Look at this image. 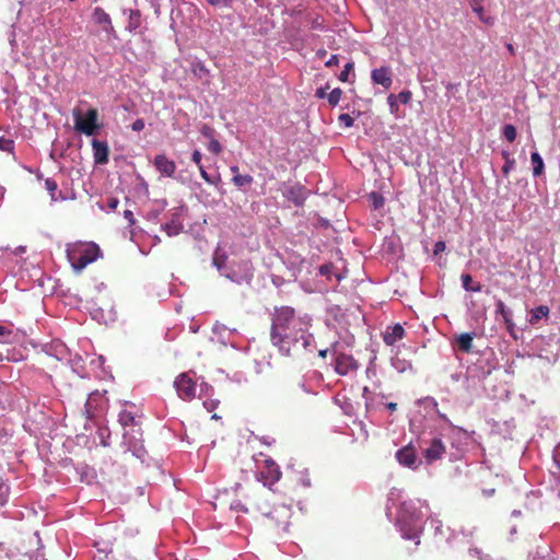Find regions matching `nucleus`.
Returning a JSON list of instances; mask_svg holds the SVG:
<instances>
[{"instance_id": "1", "label": "nucleus", "mask_w": 560, "mask_h": 560, "mask_svg": "<svg viewBox=\"0 0 560 560\" xmlns=\"http://www.w3.org/2000/svg\"><path fill=\"white\" fill-rule=\"evenodd\" d=\"M311 318L288 305L275 306L271 312L270 341L281 354L296 355L310 346Z\"/></svg>"}, {"instance_id": "2", "label": "nucleus", "mask_w": 560, "mask_h": 560, "mask_svg": "<svg viewBox=\"0 0 560 560\" xmlns=\"http://www.w3.org/2000/svg\"><path fill=\"white\" fill-rule=\"evenodd\" d=\"M244 512L255 511L272 521L281 530L287 532L292 517L291 504L280 502L271 489L256 488L245 497Z\"/></svg>"}, {"instance_id": "3", "label": "nucleus", "mask_w": 560, "mask_h": 560, "mask_svg": "<svg viewBox=\"0 0 560 560\" xmlns=\"http://www.w3.org/2000/svg\"><path fill=\"white\" fill-rule=\"evenodd\" d=\"M142 418L141 410L132 402H125L118 413V422L122 428V444L141 462L148 455L142 438Z\"/></svg>"}, {"instance_id": "4", "label": "nucleus", "mask_w": 560, "mask_h": 560, "mask_svg": "<svg viewBox=\"0 0 560 560\" xmlns=\"http://www.w3.org/2000/svg\"><path fill=\"white\" fill-rule=\"evenodd\" d=\"M253 459L258 479L262 481V486L260 488L271 489V487L281 478L279 465L262 452L254 454Z\"/></svg>"}, {"instance_id": "5", "label": "nucleus", "mask_w": 560, "mask_h": 560, "mask_svg": "<svg viewBox=\"0 0 560 560\" xmlns=\"http://www.w3.org/2000/svg\"><path fill=\"white\" fill-rule=\"evenodd\" d=\"M101 254L95 243H86L68 249V258L75 271H82L89 264L95 261Z\"/></svg>"}, {"instance_id": "6", "label": "nucleus", "mask_w": 560, "mask_h": 560, "mask_svg": "<svg viewBox=\"0 0 560 560\" xmlns=\"http://www.w3.org/2000/svg\"><path fill=\"white\" fill-rule=\"evenodd\" d=\"M72 115L74 127L78 131L85 136H94L98 132L101 125L98 124V112L96 108H90L84 116L80 109L74 108Z\"/></svg>"}, {"instance_id": "7", "label": "nucleus", "mask_w": 560, "mask_h": 560, "mask_svg": "<svg viewBox=\"0 0 560 560\" xmlns=\"http://www.w3.org/2000/svg\"><path fill=\"white\" fill-rule=\"evenodd\" d=\"M174 386L180 399L190 401L196 397L197 384L188 373L179 374L174 381Z\"/></svg>"}, {"instance_id": "8", "label": "nucleus", "mask_w": 560, "mask_h": 560, "mask_svg": "<svg viewBox=\"0 0 560 560\" xmlns=\"http://www.w3.org/2000/svg\"><path fill=\"white\" fill-rule=\"evenodd\" d=\"M359 364L357 360L350 354L337 353L335 358V371L339 375H347L350 372L357 371Z\"/></svg>"}, {"instance_id": "9", "label": "nucleus", "mask_w": 560, "mask_h": 560, "mask_svg": "<svg viewBox=\"0 0 560 560\" xmlns=\"http://www.w3.org/2000/svg\"><path fill=\"white\" fill-rule=\"evenodd\" d=\"M371 79L374 84L389 89L393 84V72L389 67H381L372 70Z\"/></svg>"}, {"instance_id": "10", "label": "nucleus", "mask_w": 560, "mask_h": 560, "mask_svg": "<svg viewBox=\"0 0 560 560\" xmlns=\"http://www.w3.org/2000/svg\"><path fill=\"white\" fill-rule=\"evenodd\" d=\"M154 167L164 176L173 177L176 172V164L165 154H158L153 161Z\"/></svg>"}, {"instance_id": "11", "label": "nucleus", "mask_w": 560, "mask_h": 560, "mask_svg": "<svg viewBox=\"0 0 560 560\" xmlns=\"http://www.w3.org/2000/svg\"><path fill=\"white\" fill-rule=\"evenodd\" d=\"M396 458L400 465L416 468L418 463V456L416 450L411 445H407L396 453Z\"/></svg>"}, {"instance_id": "12", "label": "nucleus", "mask_w": 560, "mask_h": 560, "mask_svg": "<svg viewBox=\"0 0 560 560\" xmlns=\"http://www.w3.org/2000/svg\"><path fill=\"white\" fill-rule=\"evenodd\" d=\"M92 19L105 33L112 34L115 32L110 16L102 8L96 7L94 9Z\"/></svg>"}, {"instance_id": "13", "label": "nucleus", "mask_w": 560, "mask_h": 560, "mask_svg": "<svg viewBox=\"0 0 560 560\" xmlns=\"http://www.w3.org/2000/svg\"><path fill=\"white\" fill-rule=\"evenodd\" d=\"M94 162L96 164H106L108 162L109 148L105 141L92 140Z\"/></svg>"}, {"instance_id": "14", "label": "nucleus", "mask_w": 560, "mask_h": 560, "mask_svg": "<svg viewBox=\"0 0 560 560\" xmlns=\"http://www.w3.org/2000/svg\"><path fill=\"white\" fill-rule=\"evenodd\" d=\"M404 335V327L399 324H396L386 328L385 332L383 334V340L387 346H393L398 340L402 339Z\"/></svg>"}, {"instance_id": "15", "label": "nucleus", "mask_w": 560, "mask_h": 560, "mask_svg": "<svg viewBox=\"0 0 560 560\" xmlns=\"http://www.w3.org/2000/svg\"><path fill=\"white\" fill-rule=\"evenodd\" d=\"M467 3L482 23L487 25L494 24V18L487 15L485 12L483 0H467Z\"/></svg>"}, {"instance_id": "16", "label": "nucleus", "mask_w": 560, "mask_h": 560, "mask_svg": "<svg viewBox=\"0 0 560 560\" xmlns=\"http://www.w3.org/2000/svg\"><path fill=\"white\" fill-rule=\"evenodd\" d=\"M201 159H202V154L199 150H195L191 154V160L192 162L198 166V170H199V173H200V176L202 177V179L205 182H207L208 184H211V185H217L218 182L220 180V176H218L217 178H213L211 177L207 171L205 170L203 165L201 164Z\"/></svg>"}, {"instance_id": "17", "label": "nucleus", "mask_w": 560, "mask_h": 560, "mask_svg": "<svg viewBox=\"0 0 560 560\" xmlns=\"http://www.w3.org/2000/svg\"><path fill=\"white\" fill-rule=\"evenodd\" d=\"M495 313L500 314L504 320V324L506 326V329L510 334H513L514 330V323L512 320V313L511 311L505 306L504 302L501 300H498L495 303Z\"/></svg>"}, {"instance_id": "18", "label": "nucleus", "mask_w": 560, "mask_h": 560, "mask_svg": "<svg viewBox=\"0 0 560 560\" xmlns=\"http://www.w3.org/2000/svg\"><path fill=\"white\" fill-rule=\"evenodd\" d=\"M445 447L442 442L438 439H433L430 446L425 450V458L431 462L441 457L444 453Z\"/></svg>"}, {"instance_id": "19", "label": "nucleus", "mask_w": 560, "mask_h": 560, "mask_svg": "<svg viewBox=\"0 0 560 560\" xmlns=\"http://www.w3.org/2000/svg\"><path fill=\"white\" fill-rule=\"evenodd\" d=\"M476 336L475 332H465L457 336V350H460L466 353H470L472 351V340Z\"/></svg>"}, {"instance_id": "20", "label": "nucleus", "mask_w": 560, "mask_h": 560, "mask_svg": "<svg viewBox=\"0 0 560 560\" xmlns=\"http://www.w3.org/2000/svg\"><path fill=\"white\" fill-rule=\"evenodd\" d=\"M550 308L547 305H540L536 308L530 310L528 322L530 325H537L540 319L549 316Z\"/></svg>"}, {"instance_id": "21", "label": "nucleus", "mask_w": 560, "mask_h": 560, "mask_svg": "<svg viewBox=\"0 0 560 560\" xmlns=\"http://www.w3.org/2000/svg\"><path fill=\"white\" fill-rule=\"evenodd\" d=\"M307 393V389L305 387V384L303 381H298V383L294 385H289L285 387L284 389V395L287 396L288 399H291L293 400L294 398H296L299 395H303Z\"/></svg>"}, {"instance_id": "22", "label": "nucleus", "mask_w": 560, "mask_h": 560, "mask_svg": "<svg viewBox=\"0 0 560 560\" xmlns=\"http://www.w3.org/2000/svg\"><path fill=\"white\" fill-rule=\"evenodd\" d=\"M291 469H293L291 467ZM292 481L296 485V486H301L303 488H307L311 486V479L308 477V474L306 471V469H303V470H292Z\"/></svg>"}, {"instance_id": "23", "label": "nucleus", "mask_w": 560, "mask_h": 560, "mask_svg": "<svg viewBox=\"0 0 560 560\" xmlns=\"http://www.w3.org/2000/svg\"><path fill=\"white\" fill-rule=\"evenodd\" d=\"M141 25V13L139 10H130L126 28L129 32L137 31Z\"/></svg>"}, {"instance_id": "24", "label": "nucleus", "mask_w": 560, "mask_h": 560, "mask_svg": "<svg viewBox=\"0 0 560 560\" xmlns=\"http://www.w3.org/2000/svg\"><path fill=\"white\" fill-rule=\"evenodd\" d=\"M530 161L533 164V175L535 177L540 176L544 173L545 164L542 158L538 152H533L530 154Z\"/></svg>"}, {"instance_id": "25", "label": "nucleus", "mask_w": 560, "mask_h": 560, "mask_svg": "<svg viewBox=\"0 0 560 560\" xmlns=\"http://www.w3.org/2000/svg\"><path fill=\"white\" fill-rule=\"evenodd\" d=\"M18 339V334L10 327L0 325V341L4 343H13Z\"/></svg>"}, {"instance_id": "26", "label": "nucleus", "mask_w": 560, "mask_h": 560, "mask_svg": "<svg viewBox=\"0 0 560 560\" xmlns=\"http://www.w3.org/2000/svg\"><path fill=\"white\" fill-rule=\"evenodd\" d=\"M289 199L292 200L294 205L302 206L305 200L304 189L300 186L292 187L289 190Z\"/></svg>"}, {"instance_id": "27", "label": "nucleus", "mask_w": 560, "mask_h": 560, "mask_svg": "<svg viewBox=\"0 0 560 560\" xmlns=\"http://www.w3.org/2000/svg\"><path fill=\"white\" fill-rule=\"evenodd\" d=\"M45 187L48 190L52 201H57L59 199H62V200L65 199V197L62 196L61 192H59L58 196L56 195V192L58 190V185L54 179L47 178L45 180Z\"/></svg>"}, {"instance_id": "28", "label": "nucleus", "mask_w": 560, "mask_h": 560, "mask_svg": "<svg viewBox=\"0 0 560 560\" xmlns=\"http://www.w3.org/2000/svg\"><path fill=\"white\" fill-rule=\"evenodd\" d=\"M232 182L236 187L242 188V187L252 185V183L254 182V178H253V176H250L248 174H245V175L236 174L233 176Z\"/></svg>"}, {"instance_id": "29", "label": "nucleus", "mask_w": 560, "mask_h": 560, "mask_svg": "<svg viewBox=\"0 0 560 560\" xmlns=\"http://www.w3.org/2000/svg\"><path fill=\"white\" fill-rule=\"evenodd\" d=\"M463 287L467 291L479 292L481 290V284L479 282L474 283L472 278L469 275L462 276Z\"/></svg>"}, {"instance_id": "30", "label": "nucleus", "mask_w": 560, "mask_h": 560, "mask_svg": "<svg viewBox=\"0 0 560 560\" xmlns=\"http://www.w3.org/2000/svg\"><path fill=\"white\" fill-rule=\"evenodd\" d=\"M0 150L13 154L14 141L11 138H7L4 136L0 137Z\"/></svg>"}, {"instance_id": "31", "label": "nucleus", "mask_w": 560, "mask_h": 560, "mask_svg": "<svg viewBox=\"0 0 560 560\" xmlns=\"http://www.w3.org/2000/svg\"><path fill=\"white\" fill-rule=\"evenodd\" d=\"M502 133H503V137H504L509 142H513V141H515L516 136H517L516 128H515L513 125H511V124L505 125V126L503 127Z\"/></svg>"}, {"instance_id": "32", "label": "nucleus", "mask_w": 560, "mask_h": 560, "mask_svg": "<svg viewBox=\"0 0 560 560\" xmlns=\"http://www.w3.org/2000/svg\"><path fill=\"white\" fill-rule=\"evenodd\" d=\"M342 91L339 88L334 89L328 95V103L331 106H336L341 98Z\"/></svg>"}, {"instance_id": "33", "label": "nucleus", "mask_w": 560, "mask_h": 560, "mask_svg": "<svg viewBox=\"0 0 560 560\" xmlns=\"http://www.w3.org/2000/svg\"><path fill=\"white\" fill-rule=\"evenodd\" d=\"M370 200L373 203L374 209H380L384 206L385 199L384 197L378 192H371L370 194Z\"/></svg>"}, {"instance_id": "34", "label": "nucleus", "mask_w": 560, "mask_h": 560, "mask_svg": "<svg viewBox=\"0 0 560 560\" xmlns=\"http://www.w3.org/2000/svg\"><path fill=\"white\" fill-rule=\"evenodd\" d=\"M208 150L212 152L213 154H220L222 152V145L215 138L210 139L208 144Z\"/></svg>"}, {"instance_id": "35", "label": "nucleus", "mask_w": 560, "mask_h": 560, "mask_svg": "<svg viewBox=\"0 0 560 560\" xmlns=\"http://www.w3.org/2000/svg\"><path fill=\"white\" fill-rule=\"evenodd\" d=\"M202 404H203V407L207 409V411L212 412L220 405V400L213 399V398H207L203 400Z\"/></svg>"}, {"instance_id": "36", "label": "nucleus", "mask_w": 560, "mask_h": 560, "mask_svg": "<svg viewBox=\"0 0 560 560\" xmlns=\"http://www.w3.org/2000/svg\"><path fill=\"white\" fill-rule=\"evenodd\" d=\"M9 498V486L0 483V506L4 505Z\"/></svg>"}, {"instance_id": "37", "label": "nucleus", "mask_w": 560, "mask_h": 560, "mask_svg": "<svg viewBox=\"0 0 560 560\" xmlns=\"http://www.w3.org/2000/svg\"><path fill=\"white\" fill-rule=\"evenodd\" d=\"M340 125H343L346 128H350L354 124V119L349 114H341L338 117Z\"/></svg>"}, {"instance_id": "38", "label": "nucleus", "mask_w": 560, "mask_h": 560, "mask_svg": "<svg viewBox=\"0 0 560 560\" xmlns=\"http://www.w3.org/2000/svg\"><path fill=\"white\" fill-rule=\"evenodd\" d=\"M387 102H388V105H389V109H390V113L392 114H397L399 107H398V101H397V97L395 94H390L388 97H387Z\"/></svg>"}, {"instance_id": "39", "label": "nucleus", "mask_w": 560, "mask_h": 560, "mask_svg": "<svg viewBox=\"0 0 560 560\" xmlns=\"http://www.w3.org/2000/svg\"><path fill=\"white\" fill-rule=\"evenodd\" d=\"M200 133L208 139H213L215 130L211 126L205 124L200 128Z\"/></svg>"}, {"instance_id": "40", "label": "nucleus", "mask_w": 560, "mask_h": 560, "mask_svg": "<svg viewBox=\"0 0 560 560\" xmlns=\"http://www.w3.org/2000/svg\"><path fill=\"white\" fill-rule=\"evenodd\" d=\"M353 63L352 62H348L346 66H345V69L341 71V73L339 74V80L342 81V82H347L348 81V77H349V73L353 70Z\"/></svg>"}, {"instance_id": "41", "label": "nucleus", "mask_w": 560, "mask_h": 560, "mask_svg": "<svg viewBox=\"0 0 560 560\" xmlns=\"http://www.w3.org/2000/svg\"><path fill=\"white\" fill-rule=\"evenodd\" d=\"M207 2L219 8H231L233 0H207Z\"/></svg>"}, {"instance_id": "42", "label": "nucleus", "mask_w": 560, "mask_h": 560, "mask_svg": "<svg viewBox=\"0 0 560 560\" xmlns=\"http://www.w3.org/2000/svg\"><path fill=\"white\" fill-rule=\"evenodd\" d=\"M411 95H412L411 92L406 90V91H401L398 95H396V97H397V101H399L400 103L407 104L411 100Z\"/></svg>"}, {"instance_id": "43", "label": "nucleus", "mask_w": 560, "mask_h": 560, "mask_svg": "<svg viewBox=\"0 0 560 560\" xmlns=\"http://www.w3.org/2000/svg\"><path fill=\"white\" fill-rule=\"evenodd\" d=\"M516 165V161L513 159L511 161L504 162V165L502 166V173L504 175H508Z\"/></svg>"}, {"instance_id": "44", "label": "nucleus", "mask_w": 560, "mask_h": 560, "mask_svg": "<svg viewBox=\"0 0 560 560\" xmlns=\"http://www.w3.org/2000/svg\"><path fill=\"white\" fill-rule=\"evenodd\" d=\"M144 126H145L144 120L142 118H138V119H136L132 122L131 129L133 131H138L139 132V131H142L144 129Z\"/></svg>"}, {"instance_id": "45", "label": "nucleus", "mask_w": 560, "mask_h": 560, "mask_svg": "<svg viewBox=\"0 0 560 560\" xmlns=\"http://www.w3.org/2000/svg\"><path fill=\"white\" fill-rule=\"evenodd\" d=\"M445 248H446V245L444 242H442V241L436 242L434 245V255H438V254L444 252Z\"/></svg>"}, {"instance_id": "46", "label": "nucleus", "mask_w": 560, "mask_h": 560, "mask_svg": "<svg viewBox=\"0 0 560 560\" xmlns=\"http://www.w3.org/2000/svg\"><path fill=\"white\" fill-rule=\"evenodd\" d=\"M339 59L337 55H331L330 58L326 61V67L338 66Z\"/></svg>"}, {"instance_id": "47", "label": "nucleus", "mask_w": 560, "mask_h": 560, "mask_svg": "<svg viewBox=\"0 0 560 560\" xmlns=\"http://www.w3.org/2000/svg\"><path fill=\"white\" fill-rule=\"evenodd\" d=\"M90 406H91V398H89L85 402V412H86V416L88 418H92L93 417V413L90 409Z\"/></svg>"}, {"instance_id": "48", "label": "nucleus", "mask_w": 560, "mask_h": 560, "mask_svg": "<svg viewBox=\"0 0 560 560\" xmlns=\"http://www.w3.org/2000/svg\"><path fill=\"white\" fill-rule=\"evenodd\" d=\"M125 218L130 222V223H133L135 220H133V213L132 211L130 210H126L125 213H124Z\"/></svg>"}, {"instance_id": "49", "label": "nucleus", "mask_w": 560, "mask_h": 560, "mask_svg": "<svg viewBox=\"0 0 560 560\" xmlns=\"http://www.w3.org/2000/svg\"><path fill=\"white\" fill-rule=\"evenodd\" d=\"M118 206V200L115 199V198H112L108 200V207L112 208V209H116V207Z\"/></svg>"}, {"instance_id": "50", "label": "nucleus", "mask_w": 560, "mask_h": 560, "mask_svg": "<svg viewBox=\"0 0 560 560\" xmlns=\"http://www.w3.org/2000/svg\"><path fill=\"white\" fill-rule=\"evenodd\" d=\"M502 158L504 159V162L513 160V158H511V155L508 151L502 152Z\"/></svg>"}, {"instance_id": "51", "label": "nucleus", "mask_w": 560, "mask_h": 560, "mask_svg": "<svg viewBox=\"0 0 560 560\" xmlns=\"http://www.w3.org/2000/svg\"><path fill=\"white\" fill-rule=\"evenodd\" d=\"M386 407L390 410V411H395L397 409V404L396 402H388L386 405Z\"/></svg>"}, {"instance_id": "52", "label": "nucleus", "mask_w": 560, "mask_h": 560, "mask_svg": "<svg viewBox=\"0 0 560 560\" xmlns=\"http://www.w3.org/2000/svg\"><path fill=\"white\" fill-rule=\"evenodd\" d=\"M230 171H231L234 175L240 174V173H238V166H236V165L231 166V167H230Z\"/></svg>"}, {"instance_id": "53", "label": "nucleus", "mask_w": 560, "mask_h": 560, "mask_svg": "<svg viewBox=\"0 0 560 560\" xmlns=\"http://www.w3.org/2000/svg\"><path fill=\"white\" fill-rule=\"evenodd\" d=\"M506 48H508V50L510 51V54H511V55H514V54H515V50H514V47H513V45H512V44H508V45H506Z\"/></svg>"}, {"instance_id": "54", "label": "nucleus", "mask_w": 560, "mask_h": 560, "mask_svg": "<svg viewBox=\"0 0 560 560\" xmlns=\"http://www.w3.org/2000/svg\"><path fill=\"white\" fill-rule=\"evenodd\" d=\"M327 353H328V349L320 350V351L318 352L319 357H322V358H326V357H327Z\"/></svg>"}, {"instance_id": "55", "label": "nucleus", "mask_w": 560, "mask_h": 560, "mask_svg": "<svg viewBox=\"0 0 560 560\" xmlns=\"http://www.w3.org/2000/svg\"><path fill=\"white\" fill-rule=\"evenodd\" d=\"M316 95H317L318 97H324L325 92H324L322 89H320V90H317Z\"/></svg>"}, {"instance_id": "56", "label": "nucleus", "mask_w": 560, "mask_h": 560, "mask_svg": "<svg viewBox=\"0 0 560 560\" xmlns=\"http://www.w3.org/2000/svg\"><path fill=\"white\" fill-rule=\"evenodd\" d=\"M317 55H318L319 57H324V56L326 55V50H318V51H317Z\"/></svg>"}, {"instance_id": "57", "label": "nucleus", "mask_w": 560, "mask_h": 560, "mask_svg": "<svg viewBox=\"0 0 560 560\" xmlns=\"http://www.w3.org/2000/svg\"><path fill=\"white\" fill-rule=\"evenodd\" d=\"M220 418H221V417H220V416H218L217 413H213V415H212V417H211V419H214V420H219Z\"/></svg>"}, {"instance_id": "58", "label": "nucleus", "mask_w": 560, "mask_h": 560, "mask_svg": "<svg viewBox=\"0 0 560 560\" xmlns=\"http://www.w3.org/2000/svg\"><path fill=\"white\" fill-rule=\"evenodd\" d=\"M172 232H173V229H171L170 226H167V235H172Z\"/></svg>"}, {"instance_id": "59", "label": "nucleus", "mask_w": 560, "mask_h": 560, "mask_svg": "<svg viewBox=\"0 0 560 560\" xmlns=\"http://www.w3.org/2000/svg\"><path fill=\"white\" fill-rule=\"evenodd\" d=\"M172 232H173V229H171L170 226H167V235H172Z\"/></svg>"}, {"instance_id": "60", "label": "nucleus", "mask_w": 560, "mask_h": 560, "mask_svg": "<svg viewBox=\"0 0 560 560\" xmlns=\"http://www.w3.org/2000/svg\"><path fill=\"white\" fill-rule=\"evenodd\" d=\"M320 272H322V273H325V272H327V269H326V267H322V268H320Z\"/></svg>"}, {"instance_id": "61", "label": "nucleus", "mask_w": 560, "mask_h": 560, "mask_svg": "<svg viewBox=\"0 0 560 560\" xmlns=\"http://www.w3.org/2000/svg\"><path fill=\"white\" fill-rule=\"evenodd\" d=\"M320 272H322V273H325V272H327V269H326V267H322V268H320Z\"/></svg>"}, {"instance_id": "62", "label": "nucleus", "mask_w": 560, "mask_h": 560, "mask_svg": "<svg viewBox=\"0 0 560 560\" xmlns=\"http://www.w3.org/2000/svg\"><path fill=\"white\" fill-rule=\"evenodd\" d=\"M199 69H200L201 71H203V70H205V71H207L203 65H199Z\"/></svg>"}, {"instance_id": "63", "label": "nucleus", "mask_w": 560, "mask_h": 560, "mask_svg": "<svg viewBox=\"0 0 560 560\" xmlns=\"http://www.w3.org/2000/svg\"><path fill=\"white\" fill-rule=\"evenodd\" d=\"M451 343L453 347L455 346V338L451 339Z\"/></svg>"}]
</instances>
